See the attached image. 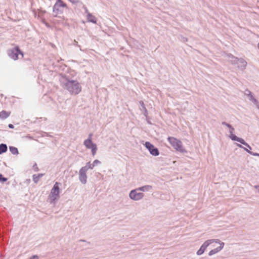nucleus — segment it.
<instances>
[{
	"mask_svg": "<svg viewBox=\"0 0 259 259\" xmlns=\"http://www.w3.org/2000/svg\"><path fill=\"white\" fill-rule=\"evenodd\" d=\"M61 87L71 95H77L81 91V86L76 80H74L69 74H59L57 76Z\"/></svg>",
	"mask_w": 259,
	"mask_h": 259,
	"instance_id": "1",
	"label": "nucleus"
},
{
	"mask_svg": "<svg viewBox=\"0 0 259 259\" xmlns=\"http://www.w3.org/2000/svg\"><path fill=\"white\" fill-rule=\"evenodd\" d=\"M67 5L62 0H56L53 7V15L61 17L64 10H67Z\"/></svg>",
	"mask_w": 259,
	"mask_h": 259,
	"instance_id": "2",
	"label": "nucleus"
},
{
	"mask_svg": "<svg viewBox=\"0 0 259 259\" xmlns=\"http://www.w3.org/2000/svg\"><path fill=\"white\" fill-rule=\"evenodd\" d=\"M167 140L170 145L178 151L186 153L187 151L184 148L182 142L176 138L168 137Z\"/></svg>",
	"mask_w": 259,
	"mask_h": 259,
	"instance_id": "3",
	"label": "nucleus"
},
{
	"mask_svg": "<svg viewBox=\"0 0 259 259\" xmlns=\"http://www.w3.org/2000/svg\"><path fill=\"white\" fill-rule=\"evenodd\" d=\"M61 185V184L58 182L54 184L50 194V199L51 201H55L59 198L60 186Z\"/></svg>",
	"mask_w": 259,
	"mask_h": 259,
	"instance_id": "4",
	"label": "nucleus"
},
{
	"mask_svg": "<svg viewBox=\"0 0 259 259\" xmlns=\"http://www.w3.org/2000/svg\"><path fill=\"white\" fill-rule=\"evenodd\" d=\"M220 240L218 239H209L205 241L200 246L199 249L197 251L196 254L198 255H200L202 254L206 248L211 243L213 242H219Z\"/></svg>",
	"mask_w": 259,
	"mask_h": 259,
	"instance_id": "5",
	"label": "nucleus"
},
{
	"mask_svg": "<svg viewBox=\"0 0 259 259\" xmlns=\"http://www.w3.org/2000/svg\"><path fill=\"white\" fill-rule=\"evenodd\" d=\"M145 147L148 150L150 154L153 156H157L159 154V151L157 148L155 147L149 142H146L144 144Z\"/></svg>",
	"mask_w": 259,
	"mask_h": 259,
	"instance_id": "6",
	"label": "nucleus"
},
{
	"mask_svg": "<svg viewBox=\"0 0 259 259\" xmlns=\"http://www.w3.org/2000/svg\"><path fill=\"white\" fill-rule=\"evenodd\" d=\"M84 145L88 149H91L92 154L93 156L96 154L97 150V145L92 142L90 138H89L84 141Z\"/></svg>",
	"mask_w": 259,
	"mask_h": 259,
	"instance_id": "7",
	"label": "nucleus"
},
{
	"mask_svg": "<svg viewBox=\"0 0 259 259\" xmlns=\"http://www.w3.org/2000/svg\"><path fill=\"white\" fill-rule=\"evenodd\" d=\"M138 191L137 188L131 190L129 194L130 198L135 201H138L142 199L144 197V194L142 192H138Z\"/></svg>",
	"mask_w": 259,
	"mask_h": 259,
	"instance_id": "8",
	"label": "nucleus"
},
{
	"mask_svg": "<svg viewBox=\"0 0 259 259\" xmlns=\"http://www.w3.org/2000/svg\"><path fill=\"white\" fill-rule=\"evenodd\" d=\"M8 54L12 59L15 60L18 59V55L19 54H21L22 57L23 56V54L20 51L18 47H16L14 49L9 50Z\"/></svg>",
	"mask_w": 259,
	"mask_h": 259,
	"instance_id": "9",
	"label": "nucleus"
},
{
	"mask_svg": "<svg viewBox=\"0 0 259 259\" xmlns=\"http://www.w3.org/2000/svg\"><path fill=\"white\" fill-rule=\"evenodd\" d=\"M87 171L83 169L82 167L79 171V180L82 184H85L87 182V176L86 174Z\"/></svg>",
	"mask_w": 259,
	"mask_h": 259,
	"instance_id": "10",
	"label": "nucleus"
},
{
	"mask_svg": "<svg viewBox=\"0 0 259 259\" xmlns=\"http://www.w3.org/2000/svg\"><path fill=\"white\" fill-rule=\"evenodd\" d=\"M216 243L220 244V246L213 249L211 250L208 253V255L211 256V255L218 253V252L220 251L223 248V247L224 246V244H225L224 242H221L220 240L219 242H216Z\"/></svg>",
	"mask_w": 259,
	"mask_h": 259,
	"instance_id": "11",
	"label": "nucleus"
},
{
	"mask_svg": "<svg viewBox=\"0 0 259 259\" xmlns=\"http://www.w3.org/2000/svg\"><path fill=\"white\" fill-rule=\"evenodd\" d=\"M233 138L234 139V141L239 142L242 145H244L245 147H246V148H248L249 150H251V147L250 146V145L247 143L242 138L238 137L237 136L233 137Z\"/></svg>",
	"mask_w": 259,
	"mask_h": 259,
	"instance_id": "12",
	"label": "nucleus"
},
{
	"mask_svg": "<svg viewBox=\"0 0 259 259\" xmlns=\"http://www.w3.org/2000/svg\"><path fill=\"white\" fill-rule=\"evenodd\" d=\"M236 145L238 147L243 149L244 151H245L246 152L250 154V155L255 156H259L258 153L251 152V150H249L248 148H244V147H243L241 144L236 143Z\"/></svg>",
	"mask_w": 259,
	"mask_h": 259,
	"instance_id": "13",
	"label": "nucleus"
},
{
	"mask_svg": "<svg viewBox=\"0 0 259 259\" xmlns=\"http://www.w3.org/2000/svg\"><path fill=\"white\" fill-rule=\"evenodd\" d=\"M238 64H239L238 67L242 70L245 69L247 62L243 58H239Z\"/></svg>",
	"mask_w": 259,
	"mask_h": 259,
	"instance_id": "14",
	"label": "nucleus"
},
{
	"mask_svg": "<svg viewBox=\"0 0 259 259\" xmlns=\"http://www.w3.org/2000/svg\"><path fill=\"white\" fill-rule=\"evenodd\" d=\"M152 189V186L151 185H145L144 186L140 187L137 188L139 191L143 192H149L151 191Z\"/></svg>",
	"mask_w": 259,
	"mask_h": 259,
	"instance_id": "15",
	"label": "nucleus"
},
{
	"mask_svg": "<svg viewBox=\"0 0 259 259\" xmlns=\"http://www.w3.org/2000/svg\"><path fill=\"white\" fill-rule=\"evenodd\" d=\"M87 19L89 22H92L94 24L97 23V18L91 13H88Z\"/></svg>",
	"mask_w": 259,
	"mask_h": 259,
	"instance_id": "16",
	"label": "nucleus"
},
{
	"mask_svg": "<svg viewBox=\"0 0 259 259\" xmlns=\"http://www.w3.org/2000/svg\"><path fill=\"white\" fill-rule=\"evenodd\" d=\"M11 114L10 112H8L6 111H2L0 112V118L2 119H6Z\"/></svg>",
	"mask_w": 259,
	"mask_h": 259,
	"instance_id": "17",
	"label": "nucleus"
},
{
	"mask_svg": "<svg viewBox=\"0 0 259 259\" xmlns=\"http://www.w3.org/2000/svg\"><path fill=\"white\" fill-rule=\"evenodd\" d=\"M228 56L230 58H231V60H230V61L231 62L232 64H238L239 58H238L237 57L234 56L232 54H229L228 55Z\"/></svg>",
	"mask_w": 259,
	"mask_h": 259,
	"instance_id": "18",
	"label": "nucleus"
},
{
	"mask_svg": "<svg viewBox=\"0 0 259 259\" xmlns=\"http://www.w3.org/2000/svg\"><path fill=\"white\" fill-rule=\"evenodd\" d=\"M94 167V164H93V163H91L90 162H87L84 166L82 167V168L87 171L89 169H93Z\"/></svg>",
	"mask_w": 259,
	"mask_h": 259,
	"instance_id": "19",
	"label": "nucleus"
},
{
	"mask_svg": "<svg viewBox=\"0 0 259 259\" xmlns=\"http://www.w3.org/2000/svg\"><path fill=\"white\" fill-rule=\"evenodd\" d=\"M234 131H235V129L232 126L229 128V133L230 134V135L229 136V138L232 141H234V139H233V137L236 136L235 134H233V133L234 132Z\"/></svg>",
	"mask_w": 259,
	"mask_h": 259,
	"instance_id": "20",
	"label": "nucleus"
},
{
	"mask_svg": "<svg viewBox=\"0 0 259 259\" xmlns=\"http://www.w3.org/2000/svg\"><path fill=\"white\" fill-rule=\"evenodd\" d=\"M7 150V146L6 144H2L0 145V154H2Z\"/></svg>",
	"mask_w": 259,
	"mask_h": 259,
	"instance_id": "21",
	"label": "nucleus"
},
{
	"mask_svg": "<svg viewBox=\"0 0 259 259\" xmlns=\"http://www.w3.org/2000/svg\"><path fill=\"white\" fill-rule=\"evenodd\" d=\"M10 150L13 153V154H18V149L15 147L10 146Z\"/></svg>",
	"mask_w": 259,
	"mask_h": 259,
	"instance_id": "22",
	"label": "nucleus"
},
{
	"mask_svg": "<svg viewBox=\"0 0 259 259\" xmlns=\"http://www.w3.org/2000/svg\"><path fill=\"white\" fill-rule=\"evenodd\" d=\"M42 174H39L37 175H33V181L35 183H37L38 181V179L40 177L42 176Z\"/></svg>",
	"mask_w": 259,
	"mask_h": 259,
	"instance_id": "23",
	"label": "nucleus"
},
{
	"mask_svg": "<svg viewBox=\"0 0 259 259\" xmlns=\"http://www.w3.org/2000/svg\"><path fill=\"white\" fill-rule=\"evenodd\" d=\"M249 99L255 105H257L258 104V101L253 97V95L251 96Z\"/></svg>",
	"mask_w": 259,
	"mask_h": 259,
	"instance_id": "24",
	"label": "nucleus"
},
{
	"mask_svg": "<svg viewBox=\"0 0 259 259\" xmlns=\"http://www.w3.org/2000/svg\"><path fill=\"white\" fill-rule=\"evenodd\" d=\"M141 104H142V105H143V110H144V115L147 118V113H148L147 110L143 102H142Z\"/></svg>",
	"mask_w": 259,
	"mask_h": 259,
	"instance_id": "25",
	"label": "nucleus"
},
{
	"mask_svg": "<svg viewBox=\"0 0 259 259\" xmlns=\"http://www.w3.org/2000/svg\"><path fill=\"white\" fill-rule=\"evenodd\" d=\"M7 181V179L3 177V176L2 174H0V181L3 182H6Z\"/></svg>",
	"mask_w": 259,
	"mask_h": 259,
	"instance_id": "26",
	"label": "nucleus"
},
{
	"mask_svg": "<svg viewBox=\"0 0 259 259\" xmlns=\"http://www.w3.org/2000/svg\"><path fill=\"white\" fill-rule=\"evenodd\" d=\"M246 92V95L249 98L251 97V96H252V93L248 90H246L245 91Z\"/></svg>",
	"mask_w": 259,
	"mask_h": 259,
	"instance_id": "27",
	"label": "nucleus"
},
{
	"mask_svg": "<svg viewBox=\"0 0 259 259\" xmlns=\"http://www.w3.org/2000/svg\"><path fill=\"white\" fill-rule=\"evenodd\" d=\"M101 163V161H99V160L98 159H96L94 161L93 163V164H94V167L97 165V164H100Z\"/></svg>",
	"mask_w": 259,
	"mask_h": 259,
	"instance_id": "28",
	"label": "nucleus"
},
{
	"mask_svg": "<svg viewBox=\"0 0 259 259\" xmlns=\"http://www.w3.org/2000/svg\"><path fill=\"white\" fill-rule=\"evenodd\" d=\"M29 259H38V257L36 255H33L32 257L29 258Z\"/></svg>",
	"mask_w": 259,
	"mask_h": 259,
	"instance_id": "29",
	"label": "nucleus"
},
{
	"mask_svg": "<svg viewBox=\"0 0 259 259\" xmlns=\"http://www.w3.org/2000/svg\"><path fill=\"white\" fill-rule=\"evenodd\" d=\"M182 41H183V42H185L186 41H187V38L185 37H183L182 36Z\"/></svg>",
	"mask_w": 259,
	"mask_h": 259,
	"instance_id": "30",
	"label": "nucleus"
},
{
	"mask_svg": "<svg viewBox=\"0 0 259 259\" xmlns=\"http://www.w3.org/2000/svg\"><path fill=\"white\" fill-rule=\"evenodd\" d=\"M9 127L10 128H13L14 127V125L12 124H9Z\"/></svg>",
	"mask_w": 259,
	"mask_h": 259,
	"instance_id": "31",
	"label": "nucleus"
},
{
	"mask_svg": "<svg viewBox=\"0 0 259 259\" xmlns=\"http://www.w3.org/2000/svg\"><path fill=\"white\" fill-rule=\"evenodd\" d=\"M254 188L256 189H257L258 190V192L259 193V185H255L254 186Z\"/></svg>",
	"mask_w": 259,
	"mask_h": 259,
	"instance_id": "32",
	"label": "nucleus"
},
{
	"mask_svg": "<svg viewBox=\"0 0 259 259\" xmlns=\"http://www.w3.org/2000/svg\"><path fill=\"white\" fill-rule=\"evenodd\" d=\"M227 124H228V123H227V122H225V121H223V122H222V125H226H226H227Z\"/></svg>",
	"mask_w": 259,
	"mask_h": 259,
	"instance_id": "33",
	"label": "nucleus"
},
{
	"mask_svg": "<svg viewBox=\"0 0 259 259\" xmlns=\"http://www.w3.org/2000/svg\"><path fill=\"white\" fill-rule=\"evenodd\" d=\"M226 126H227L229 128L230 127H231L232 126V125L229 124V123H228L227 125H226Z\"/></svg>",
	"mask_w": 259,
	"mask_h": 259,
	"instance_id": "34",
	"label": "nucleus"
},
{
	"mask_svg": "<svg viewBox=\"0 0 259 259\" xmlns=\"http://www.w3.org/2000/svg\"><path fill=\"white\" fill-rule=\"evenodd\" d=\"M147 121L148 124H152V123L149 120H148L147 119Z\"/></svg>",
	"mask_w": 259,
	"mask_h": 259,
	"instance_id": "35",
	"label": "nucleus"
},
{
	"mask_svg": "<svg viewBox=\"0 0 259 259\" xmlns=\"http://www.w3.org/2000/svg\"><path fill=\"white\" fill-rule=\"evenodd\" d=\"M79 242H86V241L85 240L80 239L79 240Z\"/></svg>",
	"mask_w": 259,
	"mask_h": 259,
	"instance_id": "36",
	"label": "nucleus"
},
{
	"mask_svg": "<svg viewBox=\"0 0 259 259\" xmlns=\"http://www.w3.org/2000/svg\"><path fill=\"white\" fill-rule=\"evenodd\" d=\"M50 45H51V46H52V47H54V44H52V43H51V42H50Z\"/></svg>",
	"mask_w": 259,
	"mask_h": 259,
	"instance_id": "37",
	"label": "nucleus"
},
{
	"mask_svg": "<svg viewBox=\"0 0 259 259\" xmlns=\"http://www.w3.org/2000/svg\"><path fill=\"white\" fill-rule=\"evenodd\" d=\"M256 105L257 108L259 109V105H258V103L257 105Z\"/></svg>",
	"mask_w": 259,
	"mask_h": 259,
	"instance_id": "38",
	"label": "nucleus"
},
{
	"mask_svg": "<svg viewBox=\"0 0 259 259\" xmlns=\"http://www.w3.org/2000/svg\"><path fill=\"white\" fill-rule=\"evenodd\" d=\"M141 103H142V102H140V104H141V106H142V108L143 109V105H142Z\"/></svg>",
	"mask_w": 259,
	"mask_h": 259,
	"instance_id": "39",
	"label": "nucleus"
},
{
	"mask_svg": "<svg viewBox=\"0 0 259 259\" xmlns=\"http://www.w3.org/2000/svg\"><path fill=\"white\" fill-rule=\"evenodd\" d=\"M85 12H88V9L87 8H85Z\"/></svg>",
	"mask_w": 259,
	"mask_h": 259,
	"instance_id": "40",
	"label": "nucleus"
},
{
	"mask_svg": "<svg viewBox=\"0 0 259 259\" xmlns=\"http://www.w3.org/2000/svg\"><path fill=\"white\" fill-rule=\"evenodd\" d=\"M258 48L259 49V43L257 45Z\"/></svg>",
	"mask_w": 259,
	"mask_h": 259,
	"instance_id": "41",
	"label": "nucleus"
}]
</instances>
